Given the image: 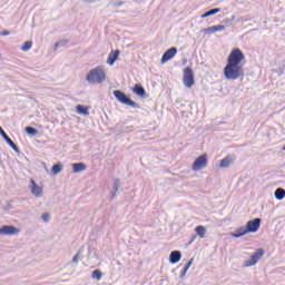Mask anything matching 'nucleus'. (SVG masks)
I'll use <instances>...</instances> for the list:
<instances>
[{
	"mask_svg": "<svg viewBox=\"0 0 285 285\" xmlns=\"http://www.w3.org/2000/svg\"><path fill=\"white\" fill-rule=\"evenodd\" d=\"M32 48V41H26L24 45L21 47L22 52H28Z\"/></svg>",
	"mask_w": 285,
	"mask_h": 285,
	"instance_id": "5701e85b",
	"label": "nucleus"
},
{
	"mask_svg": "<svg viewBox=\"0 0 285 285\" xmlns=\"http://www.w3.org/2000/svg\"><path fill=\"white\" fill-rule=\"evenodd\" d=\"M30 188H31V193L36 196V197H41V195H43V188L40 187L39 185H37V181H35V179L30 180Z\"/></svg>",
	"mask_w": 285,
	"mask_h": 285,
	"instance_id": "1a4fd4ad",
	"label": "nucleus"
},
{
	"mask_svg": "<svg viewBox=\"0 0 285 285\" xmlns=\"http://www.w3.org/2000/svg\"><path fill=\"white\" fill-rule=\"evenodd\" d=\"M261 226H262V218H255L253 220L247 222L246 224V228L248 233H257Z\"/></svg>",
	"mask_w": 285,
	"mask_h": 285,
	"instance_id": "0eeeda50",
	"label": "nucleus"
},
{
	"mask_svg": "<svg viewBox=\"0 0 285 285\" xmlns=\"http://www.w3.org/2000/svg\"><path fill=\"white\" fill-rule=\"evenodd\" d=\"M235 158L233 156L227 155L223 160H220V168H228L230 164H233Z\"/></svg>",
	"mask_w": 285,
	"mask_h": 285,
	"instance_id": "2eb2a0df",
	"label": "nucleus"
},
{
	"mask_svg": "<svg viewBox=\"0 0 285 285\" xmlns=\"http://www.w3.org/2000/svg\"><path fill=\"white\" fill-rule=\"evenodd\" d=\"M61 170H63V165H61V163L53 165V167L51 168L52 175H59Z\"/></svg>",
	"mask_w": 285,
	"mask_h": 285,
	"instance_id": "aec40b11",
	"label": "nucleus"
},
{
	"mask_svg": "<svg viewBox=\"0 0 285 285\" xmlns=\"http://www.w3.org/2000/svg\"><path fill=\"white\" fill-rule=\"evenodd\" d=\"M208 166V154H204L195 159L191 165V170L197 173V170H204Z\"/></svg>",
	"mask_w": 285,
	"mask_h": 285,
	"instance_id": "20e7f679",
	"label": "nucleus"
},
{
	"mask_svg": "<svg viewBox=\"0 0 285 285\" xmlns=\"http://www.w3.org/2000/svg\"><path fill=\"white\" fill-rule=\"evenodd\" d=\"M75 263L79 262V254H76L72 259Z\"/></svg>",
	"mask_w": 285,
	"mask_h": 285,
	"instance_id": "7c9ffc66",
	"label": "nucleus"
},
{
	"mask_svg": "<svg viewBox=\"0 0 285 285\" xmlns=\"http://www.w3.org/2000/svg\"><path fill=\"white\" fill-rule=\"evenodd\" d=\"M283 150L285 151V146L283 147Z\"/></svg>",
	"mask_w": 285,
	"mask_h": 285,
	"instance_id": "2f4dec72",
	"label": "nucleus"
},
{
	"mask_svg": "<svg viewBox=\"0 0 285 285\" xmlns=\"http://www.w3.org/2000/svg\"><path fill=\"white\" fill-rule=\"evenodd\" d=\"M114 97H116L117 101L124 104L125 106H130L131 108H137V102L132 101L126 94L120 90L114 91Z\"/></svg>",
	"mask_w": 285,
	"mask_h": 285,
	"instance_id": "39448f33",
	"label": "nucleus"
},
{
	"mask_svg": "<svg viewBox=\"0 0 285 285\" xmlns=\"http://www.w3.org/2000/svg\"><path fill=\"white\" fill-rule=\"evenodd\" d=\"M87 81H89V83H104V81H106V71H104L101 67L91 69L87 75Z\"/></svg>",
	"mask_w": 285,
	"mask_h": 285,
	"instance_id": "f03ea898",
	"label": "nucleus"
},
{
	"mask_svg": "<svg viewBox=\"0 0 285 285\" xmlns=\"http://www.w3.org/2000/svg\"><path fill=\"white\" fill-rule=\"evenodd\" d=\"M134 92L135 95H137L138 97H146V89H144V87H141V85L136 83L134 86Z\"/></svg>",
	"mask_w": 285,
	"mask_h": 285,
	"instance_id": "4468645a",
	"label": "nucleus"
},
{
	"mask_svg": "<svg viewBox=\"0 0 285 285\" xmlns=\"http://www.w3.org/2000/svg\"><path fill=\"white\" fill-rule=\"evenodd\" d=\"M42 219L43 222H50V214L48 213L42 214Z\"/></svg>",
	"mask_w": 285,
	"mask_h": 285,
	"instance_id": "cd10ccee",
	"label": "nucleus"
},
{
	"mask_svg": "<svg viewBox=\"0 0 285 285\" xmlns=\"http://www.w3.org/2000/svg\"><path fill=\"white\" fill-rule=\"evenodd\" d=\"M248 229L246 226H242L239 227L238 229H236L234 233H232V237H236V238H239V237H244V235H248Z\"/></svg>",
	"mask_w": 285,
	"mask_h": 285,
	"instance_id": "f8f14e48",
	"label": "nucleus"
},
{
	"mask_svg": "<svg viewBox=\"0 0 285 285\" xmlns=\"http://www.w3.org/2000/svg\"><path fill=\"white\" fill-rule=\"evenodd\" d=\"M73 173H83L86 170V164L83 163H75L72 164Z\"/></svg>",
	"mask_w": 285,
	"mask_h": 285,
	"instance_id": "dca6fc26",
	"label": "nucleus"
},
{
	"mask_svg": "<svg viewBox=\"0 0 285 285\" xmlns=\"http://www.w3.org/2000/svg\"><path fill=\"white\" fill-rule=\"evenodd\" d=\"M26 132H28V135H37L38 131L32 127H26Z\"/></svg>",
	"mask_w": 285,
	"mask_h": 285,
	"instance_id": "a878e982",
	"label": "nucleus"
},
{
	"mask_svg": "<svg viewBox=\"0 0 285 285\" xmlns=\"http://www.w3.org/2000/svg\"><path fill=\"white\" fill-rule=\"evenodd\" d=\"M101 271H99V269H96V271H94L92 272V275H91V277H92V279H101Z\"/></svg>",
	"mask_w": 285,
	"mask_h": 285,
	"instance_id": "393cba45",
	"label": "nucleus"
},
{
	"mask_svg": "<svg viewBox=\"0 0 285 285\" xmlns=\"http://www.w3.org/2000/svg\"><path fill=\"white\" fill-rule=\"evenodd\" d=\"M218 12H222V9H219V8L212 9V10L205 12L204 14H202L200 18L206 19L208 17H213L214 14H217Z\"/></svg>",
	"mask_w": 285,
	"mask_h": 285,
	"instance_id": "f3484780",
	"label": "nucleus"
},
{
	"mask_svg": "<svg viewBox=\"0 0 285 285\" xmlns=\"http://www.w3.org/2000/svg\"><path fill=\"white\" fill-rule=\"evenodd\" d=\"M119 55H120V51L119 50H115V51H111L108 56V59H107V63L109 66H114L115 65V61H117V59H119Z\"/></svg>",
	"mask_w": 285,
	"mask_h": 285,
	"instance_id": "9b49d317",
	"label": "nucleus"
},
{
	"mask_svg": "<svg viewBox=\"0 0 285 285\" xmlns=\"http://www.w3.org/2000/svg\"><path fill=\"white\" fill-rule=\"evenodd\" d=\"M180 261H181V252L174 250L170 253V256H169L170 264H177Z\"/></svg>",
	"mask_w": 285,
	"mask_h": 285,
	"instance_id": "ddd939ff",
	"label": "nucleus"
},
{
	"mask_svg": "<svg viewBox=\"0 0 285 285\" xmlns=\"http://www.w3.org/2000/svg\"><path fill=\"white\" fill-rule=\"evenodd\" d=\"M263 257H264V250L262 248H258L256 250V253H254L250 256V259L245 262V268H249L250 266H255V264H257V262H259V259H262Z\"/></svg>",
	"mask_w": 285,
	"mask_h": 285,
	"instance_id": "423d86ee",
	"label": "nucleus"
},
{
	"mask_svg": "<svg viewBox=\"0 0 285 285\" xmlns=\"http://www.w3.org/2000/svg\"><path fill=\"white\" fill-rule=\"evenodd\" d=\"M190 266H193V259L189 261L186 266L184 267V271H183V275H186V273L188 272V269L190 268Z\"/></svg>",
	"mask_w": 285,
	"mask_h": 285,
	"instance_id": "bb28decb",
	"label": "nucleus"
},
{
	"mask_svg": "<svg viewBox=\"0 0 285 285\" xmlns=\"http://www.w3.org/2000/svg\"><path fill=\"white\" fill-rule=\"evenodd\" d=\"M246 56L239 48H234L228 57L227 65L224 67V77L228 80L235 81L240 77H244V63Z\"/></svg>",
	"mask_w": 285,
	"mask_h": 285,
	"instance_id": "f257e3e1",
	"label": "nucleus"
},
{
	"mask_svg": "<svg viewBox=\"0 0 285 285\" xmlns=\"http://www.w3.org/2000/svg\"><path fill=\"white\" fill-rule=\"evenodd\" d=\"M0 35H1V37H8V35H10V31L4 30Z\"/></svg>",
	"mask_w": 285,
	"mask_h": 285,
	"instance_id": "c756f323",
	"label": "nucleus"
},
{
	"mask_svg": "<svg viewBox=\"0 0 285 285\" xmlns=\"http://www.w3.org/2000/svg\"><path fill=\"white\" fill-rule=\"evenodd\" d=\"M183 83L185 88H191L195 86V72H193V68L187 67L183 71Z\"/></svg>",
	"mask_w": 285,
	"mask_h": 285,
	"instance_id": "7ed1b4c3",
	"label": "nucleus"
},
{
	"mask_svg": "<svg viewBox=\"0 0 285 285\" xmlns=\"http://www.w3.org/2000/svg\"><path fill=\"white\" fill-rule=\"evenodd\" d=\"M275 197H276V199H278V202H282V199H284V197H285L284 188L276 189Z\"/></svg>",
	"mask_w": 285,
	"mask_h": 285,
	"instance_id": "4be33fe9",
	"label": "nucleus"
},
{
	"mask_svg": "<svg viewBox=\"0 0 285 285\" xmlns=\"http://www.w3.org/2000/svg\"><path fill=\"white\" fill-rule=\"evenodd\" d=\"M0 135L1 137H3V139H6L8 136V134H6V131L3 130V128L0 126Z\"/></svg>",
	"mask_w": 285,
	"mask_h": 285,
	"instance_id": "c85d7f7f",
	"label": "nucleus"
},
{
	"mask_svg": "<svg viewBox=\"0 0 285 285\" xmlns=\"http://www.w3.org/2000/svg\"><path fill=\"white\" fill-rule=\"evenodd\" d=\"M195 233L198 235V237H200V239H204V237H206V227L197 226L195 228Z\"/></svg>",
	"mask_w": 285,
	"mask_h": 285,
	"instance_id": "6ab92c4d",
	"label": "nucleus"
},
{
	"mask_svg": "<svg viewBox=\"0 0 285 285\" xmlns=\"http://www.w3.org/2000/svg\"><path fill=\"white\" fill-rule=\"evenodd\" d=\"M219 30H224V26H214L206 29V32H217Z\"/></svg>",
	"mask_w": 285,
	"mask_h": 285,
	"instance_id": "b1692460",
	"label": "nucleus"
},
{
	"mask_svg": "<svg viewBox=\"0 0 285 285\" xmlns=\"http://www.w3.org/2000/svg\"><path fill=\"white\" fill-rule=\"evenodd\" d=\"M7 141V144L10 146V148H12V150H14V153H19V147L17 146V144H14V141H12V139L9 137H7L4 139Z\"/></svg>",
	"mask_w": 285,
	"mask_h": 285,
	"instance_id": "412c9836",
	"label": "nucleus"
},
{
	"mask_svg": "<svg viewBox=\"0 0 285 285\" xmlns=\"http://www.w3.org/2000/svg\"><path fill=\"white\" fill-rule=\"evenodd\" d=\"M76 110H77L78 115H85V116L90 115V111L88 110V107H83V105H78L76 107Z\"/></svg>",
	"mask_w": 285,
	"mask_h": 285,
	"instance_id": "a211bd4d",
	"label": "nucleus"
},
{
	"mask_svg": "<svg viewBox=\"0 0 285 285\" xmlns=\"http://www.w3.org/2000/svg\"><path fill=\"white\" fill-rule=\"evenodd\" d=\"M19 233V229L14 226H2L0 228V235H17Z\"/></svg>",
	"mask_w": 285,
	"mask_h": 285,
	"instance_id": "9d476101",
	"label": "nucleus"
},
{
	"mask_svg": "<svg viewBox=\"0 0 285 285\" xmlns=\"http://www.w3.org/2000/svg\"><path fill=\"white\" fill-rule=\"evenodd\" d=\"M175 55H177V48L173 47L163 55L160 62L166 63L167 61H170Z\"/></svg>",
	"mask_w": 285,
	"mask_h": 285,
	"instance_id": "6e6552de",
	"label": "nucleus"
}]
</instances>
